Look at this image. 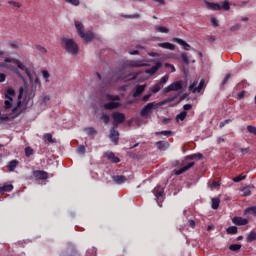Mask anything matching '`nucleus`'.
I'll return each mask as SVG.
<instances>
[{"label":"nucleus","instance_id":"1","mask_svg":"<svg viewBox=\"0 0 256 256\" xmlns=\"http://www.w3.org/2000/svg\"><path fill=\"white\" fill-rule=\"evenodd\" d=\"M61 45L70 55H77L79 53V46L71 38H61Z\"/></svg>","mask_w":256,"mask_h":256},{"label":"nucleus","instance_id":"2","mask_svg":"<svg viewBox=\"0 0 256 256\" xmlns=\"http://www.w3.org/2000/svg\"><path fill=\"white\" fill-rule=\"evenodd\" d=\"M4 63H14V65H17L18 69H21V71H25L30 82H33V74H31V70H29V68H27V66H25V64H23V62H21V60L6 57L4 59Z\"/></svg>","mask_w":256,"mask_h":256},{"label":"nucleus","instance_id":"3","mask_svg":"<svg viewBox=\"0 0 256 256\" xmlns=\"http://www.w3.org/2000/svg\"><path fill=\"white\" fill-rule=\"evenodd\" d=\"M183 89V82L176 81L164 88L163 93H171V91H181Z\"/></svg>","mask_w":256,"mask_h":256},{"label":"nucleus","instance_id":"4","mask_svg":"<svg viewBox=\"0 0 256 256\" xmlns=\"http://www.w3.org/2000/svg\"><path fill=\"white\" fill-rule=\"evenodd\" d=\"M169 81V75L163 76L158 83H156L152 88V93H159L160 89H163L165 84Z\"/></svg>","mask_w":256,"mask_h":256},{"label":"nucleus","instance_id":"5","mask_svg":"<svg viewBox=\"0 0 256 256\" xmlns=\"http://www.w3.org/2000/svg\"><path fill=\"white\" fill-rule=\"evenodd\" d=\"M32 175L36 181H45L49 179V173L45 172L44 170H34Z\"/></svg>","mask_w":256,"mask_h":256},{"label":"nucleus","instance_id":"6","mask_svg":"<svg viewBox=\"0 0 256 256\" xmlns=\"http://www.w3.org/2000/svg\"><path fill=\"white\" fill-rule=\"evenodd\" d=\"M112 119L115 125H121V123H125V114L121 112L112 113Z\"/></svg>","mask_w":256,"mask_h":256},{"label":"nucleus","instance_id":"7","mask_svg":"<svg viewBox=\"0 0 256 256\" xmlns=\"http://www.w3.org/2000/svg\"><path fill=\"white\" fill-rule=\"evenodd\" d=\"M125 65L126 67H147V63L143 60H128Z\"/></svg>","mask_w":256,"mask_h":256},{"label":"nucleus","instance_id":"8","mask_svg":"<svg viewBox=\"0 0 256 256\" xmlns=\"http://www.w3.org/2000/svg\"><path fill=\"white\" fill-rule=\"evenodd\" d=\"M155 107V103L150 102L146 106H144L140 112L141 117H147L151 113V110Z\"/></svg>","mask_w":256,"mask_h":256},{"label":"nucleus","instance_id":"9","mask_svg":"<svg viewBox=\"0 0 256 256\" xmlns=\"http://www.w3.org/2000/svg\"><path fill=\"white\" fill-rule=\"evenodd\" d=\"M110 139L114 145L119 143V131L115 130V128L110 129Z\"/></svg>","mask_w":256,"mask_h":256},{"label":"nucleus","instance_id":"10","mask_svg":"<svg viewBox=\"0 0 256 256\" xmlns=\"http://www.w3.org/2000/svg\"><path fill=\"white\" fill-rule=\"evenodd\" d=\"M194 166H195V162H189L184 167L174 170V173H175V175H181V174L185 173V171H189V169H191V167H194Z\"/></svg>","mask_w":256,"mask_h":256},{"label":"nucleus","instance_id":"11","mask_svg":"<svg viewBox=\"0 0 256 256\" xmlns=\"http://www.w3.org/2000/svg\"><path fill=\"white\" fill-rule=\"evenodd\" d=\"M232 223H234V225H238V226L247 225V223H249V220L247 218L236 216V217L232 218Z\"/></svg>","mask_w":256,"mask_h":256},{"label":"nucleus","instance_id":"12","mask_svg":"<svg viewBox=\"0 0 256 256\" xmlns=\"http://www.w3.org/2000/svg\"><path fill=\"white\" fill-rule=\"evenodd\" d=\"M255 189L254 185H248L243 187L240 191H241V197H249L251 196V190Z\"/></svg>","mask_w":256,"mask_h":256},{"label":"nucleus","instance_id":"13","mask_svg":"<svg viewBox=\"0 0 256 256\" xmlns=\"http://www.w3.org/2000/svg\"><path fill=\"white\" fill-rule=\"evenodd\" d=\"M121 107V103L119 102H108L104 104V109L106 111H112V109H119Z\"/></svg>","mask_w":256,"mask_h":256},{"label":"nucleus","instance_id":"14","mask_svg":"<svg viewBox=\"0 0 256 256\" xmlns=\"http://www.w3.org/2000/svg\"><path fill=\"white\" fill-rule=\"evenodd\" d=\"M173 42L178 43V45H181L185 51H189V49L191 48V45H189V43H187L185 40L181 38H173Z\"/></svg>","mask_w":256,"mask_h":256},{"label":"nucleus","instance_id":"15","mask_svg":"<svg viewBox=\"0 0 256 256\" xmlns=\"http://www.w3.org/2000/svg\"><path fill=\"white\" fill-rule=\"evenodd\" d=\"M105 157H107L108 161H111V163H120L121 159L119 157L115 156V153L113 152H106Z\"/></svg>","mask_w":256,"mask_h":256},{"label":"nucleus","instance_id":"16","mask_svg":"<svg viewBox=\"0 0 256 256\" xmlns=\"http://www.w3.org/2000/svg\"><path fill=\"white\" fill-rule=\"evenodd\" d=\"M161 67H162L161 62H157L154 66L147 69L145 72L148 73L149 75H155V73L158 72L159 69H161Z\"/></svg>","mask_w":256,"mask_h":256},{"label":"nucleus","instance_id":"17","mask_svg":"<svg viewBox=\"0 0 256 256\" xmlns=\"http://www.w3.org/2000/svg\"><path fill=\"white\" fill-rule=\"evenodd\" d=\"M112 180L114 181V183H116V185H122V183H125V181H127V177L123 175H114L112 176Z\"/></svg>","mask_w":256,"mask_h":256},{"label":"nucleus","instance_id":"18","mask_svg":"<svg viewBox=\"0 0 256 256\" xmlns=\"http://www.w3.org/2000/svg\"><path fill=\"white\" fill-rule=\"evenodd\" d=\"M205 5L208 7V9H211L212 11H221L222 9L219 3L205 1Z\"/></svg>","mask_w":256,"mask_h":256},{"label":"nucleus","instance_id":"19","mask_svg":"<svg viewBox=\"0 0 256 256\" xmlns=\"http://www.w3.org/2000/svg\"><path fill=\"white\" fill-rule=\"evenodd\" d=\"M145 85H136L133 97H139L142 93L145 92Z\"/></svg>","mask_w":256,"mask_h":256},{"label":"nucleus","instance_id":"20","mask_svg":"<svg viewBox=\"0 0 256 256\" xmlns=\"http://www.w3.org/2000/svg\"><path fill=\"white\" fill-rule=\"evenodd\" d=\"M158 47H161V49H168L169 51H175V46L169 42L158 43Z\"/></svg>","mask_w":256,"mask_h":256},{"label":"nucleus","instance_id":"21","mask_svg":"<svg viewBox=\"0 0 256 256\" xmlns=\"http://www.w3.org/2000/svg\"><path fill=\"white\" fill-rule=\"evenodd\" d=\"M19 165V160H11L8 165H7V169L10 172L15 171V169H17V166Z\"/></svg>","mask_w":256,"mask_h":256},{"label":"nucleus","instance_id":"22","mask_svg":"<svg viewBox=\"0 0 256 256\" xmlns=\"http://www.w3.org/2000/svg\"><path fill=\"white\" fill-rule=\"evenodd\" d=\"M75 27L77 29V33L79 37H85V31L83 29V24L80 22H75Z\"/></svg>","mask_w":256,"mask_h":256},{"label":"nucleus","instance_id":"23","mask_svg":"<svg viewBox=\"0 0 256 256\" xmlns=\"http://www.w3.org/2000/svg\"><path fill=\"white\" fill-rule=\"evenodd\" d=\"M13 191V185L12 184H5L0 187V195L2 193H11Z\"/></svg>","mask_w":256,"mask_h":256},{"label":"nucleus","instance_id":"24","mask_svg":"<svg viewBox=\"0 0 256 256\" xmlns=\"http://www.w3.org/2000/svg\"><path fill=\"white\" fill-rule=\"evenodd\" d=\"M156 147L160 150L165 151V149H167L169 147V142L158 141V142H156Z\"/></svg>","mask_w":256,"mask_h":256},{"label":"nucleus","instance_id":"25","mask_svg":"<svg viewBox=\"0 0 256 256\" xmlns=\"http://www.w3.org/2000/svg\"><path fill=\"white\" fill-rule=\"evenodd\" d=\"M244 215H254V217H256V206L246 208L244 210Z\"/></svg>","mask_w":256,"mask_h":256},{"label":"nucleus","instance_id":"26","mask_svg":"<svg viewBox=\"0 0 256 256\" xmlns=\"http://www.w3.org/2000/svg\"><path fill=\"white\" fill-rule=\"evenodd\" d=\"M164 189L161 186H157L154 188V195L159 199V197H163Z\"/></svg>","mask_w":256,"mask_h":256},{"label":"nucleus","instance_id":"27","mask_svg":"<svg viewBox=\"0 0 256 256\" xmlns=\"http://www.w3.org/2000/svg\"><path fill=\"white\" fill-rule=\"evenodd\" d=\"M44 143H55V140L53 139V135L51 133H46L43 136Z\"/></svg>","mask_w":256,"mask_h":256},{"label":"nucleus","instance_id":"28","mask_svg":"<svg viewBox=\"0 0 256 256\" xmlns=\"http://www.w3.org/2000/svg\"><path fill=\"white\" fill-rule=\"evenodd\" d=\"M95 38V34L93 32L84 33V37H81V39H84L86 43H89V41H93Z\"/></svg>","mask_w":256,"mask_h":256},{"label":"nucleus","instance_id":"29","mask_svg":"<svg viewBox=\"0 0 256 256\" xmlns=\"http://www.w3.org/2000/svg\"><path fill=\"white\" fill-rule=\"evenodd\" d=\"M6 99H13L15 97V90L13 88H9L5 92Z\"/></svg>","mask_w":256,"mask_h":256},{"label":"nucleus","instance_id":"30","mask_svg":"<svg viewBox=\"0 0 256 256\" xmlns=\"http://www.w3.org/2000/svg\"><path fill=\"white\" fill-rule=\"evenodd\" d=\"M205 89V80L202 79L197 88L193 90V93H201V90Z\"/></svg>","mask_w":256,"mask_h":256},{"label":"nucleus","instance_id":"31","mask_svg":"<svg viewBox=\"0 0 256 256\" xmlns=\"http://www.w3.org/2000/svg\"><path fill=\"white\" fill-rule=\"evenodd\" d=\"M177 97H179V95H175V96H172V97H169L165 100H162L159 105H167V103H173V101H175V99H177Z\"/></svg>","mask_w":256,"mask_h":256},{"label":"nucleus","instance_id":"32","mask_svg":"<svg viewBox=\"0 0 256 256\" xmlns=\"http://www.w3.org/2000/svg\"><path fill=\"white\" fill-rule=\"evenodd\" d=\"M247 243H253V241H256V232L251 231L247 236Z\"/></svg>","mask_w":256,"mask_h":256},{"label":"nucleus","instance_id":"33","mask_svg":"<svg viewBox=\"0 0 256 256\" xmlns=\"http://www.w3.org/2000/svg\"><path fill=\"white\" fill-rule=\"evenodd\" d=\"M237 231H238L237 226H230L227 228L226 233L228 235H237Z\"/></svg>","mask_w":256,"mask_h":256},{"label":"nucleus","instance_id":"34","mask_svg":"<svg viewBox=\"0 0 256 256\" xmlns=\"http://www.w3.org/2000/svg\"><path fill=\"white\" fill-rule=\"evenodd\" d=\"M13 99H7L4 101V109L6 111H9V109H11V107H13Z\"/></svg>","mask_w":256,"mask_h":256},{"label":"nucleus","instance_id":"35","mask_svg":"<svg viewBox=\"0 0 256 256\" xmlns=\"http://www.w3.org/2000/svg\"><path fill=\"white\" fill-rule=\"evenodd\" d=\"M155 31L158 33H169V28L164 26H154Z\"/></svg>","mask_w":256,"mask_h":256},{"label":"nucleus","instance_id":"36","mask_svg":"<svg viewBox=\"0 0 256 256\" xmlns=\"http://www.w3.org/2000/svg\"><path fill=\"white\" fill-rule=\"evenodd\" d=\"M186 159H189L190 161H193V159H203V154L198 153V154L188 155Z\"/></svg>","mask_w":256,"mask_h":256},{"label":"nucleus","instance_id":"37","mask_svg":"<svg viewBox=\"0 0 256 256\" xmlns=\"http://www.w3.org/2000/svg\"><path fill=\"white\" fill-rule=\"evenodd\" d=\"M187 117V112L182 111L176 116V121H185V118Z\"/></svg>","mask_w":256,"mask_h":256},{"label":"nucleus","instance_id":"38","mask_svg":"<svg viewBox=\"0 0 256 256\" xmlns=\"http://www.w3.org/2000/svg\"><path fill=\"white\" fill-rule=\"evenodd\" d=\"M108 101H120L121 97H119V95H111V94H107L106 96Z\"/></svg>","mask_w":256,"mask_h":256},{"label":"nucleus","instance_id":"39","mask_svg":"<svg viewBox=\"0 0 256 256\" xmlns=\"http://www.w3.org/2000/svg\"><path fill=\"white\" fill-rule=\"evenodd\" d=\"M220 203H221V200H219V198H213L212 199V209H219Z\"/></svg>","mask_w":256,"mask_h":256},{"label":"nucleus","instance_id":"40","mask_svg":"<svg viewBox=\"0 0 256 256\" xmlns=\"http://www.w3.org/2000/svg\"><path fill=\"white\" fill-rule=\"evenodd\" d=\"M172 133L173 132H171L170 130H163L160 132H156L155 135H165V137H170Z\"/></svg>","mask_w":256,"mask_h":256},{"label":"nucleus","instance_id":"41","mask_svg":"<svg viewBox=\"0 0 256 256\" xmlns=\"http://www.w3.org/2000/svg\"><path fill=\"white\" fill-rule=\"evenodd\" d=\"M42 77H43V79H45L46 83H49V77H51V74H49V71L43 70Z\"/></svg>","mask_w":256,"mask_h":256},{"label":"nucleus","instance_id":"42","mask_svg":"<svg viewBox=\"0 0 256 256\" xmlns=\"http://www.w3.org/2000/svg\"><path fill=\"white\" fill-rule=\"evenodd\" d=\"M230 251H240L241 250V244H232L229 246Z\"/></svg>","mask_w":256,"mask_h":256},{"label":"nucleus","instance_id":"43","mask_svg":"<svg viewBox=\"0 0 256 256\" xmlns=\"http://www.w3.org/2000/svg\"><path fill=\"white\" fill-rule=\"evenodd\" d=\"M101 119L103 120V123H105V125H108L109 121H111V118L109 117V115L105 113L102 114Z\"/></svg>","mask_w":256,"mask_h":256},{"label":"nucleus","instance_id":"44","mask_svg":"<svg viewBox=\"0 0 256 256\" xmlns=\"http://www.w3.org/2000/svg\"><path fill=\"white\" fill-rule=\"evenodd\" d=\"M247 179V176L239 175L233 178L234 183H239L243 180Z\"/></svg>","mask_w":256,"mask_h":256},{"label":"nucleus","instance_id":"45","mask_svg":"<svg viewBox=\"0 0 256 256\" xmlns=\"http://www.w3.org/2000/svg\"><path fill=\"white\" fill-rule=\"evenodd\" d=\"M121 17H124V19H139V17H141V15L140 14L121 15Z\"/></svg>","mask_w":256,"mask_h":256},{"label":"nucleus","instance_id":"46","mask_svg":"<svg viewBox=\"0 0 256 256\" xmlns=\"http://www.w3.org/2000/svg\"><path fill=\"white\" fill-rule=\"evenodd\" d=\"M66 3H69L70 5H74V7H79L80 1L79 0H65Z\"/></svg>","mask_w":256,"mask_h":256},{"label":"nucleus","instance_id":"47","mask_svg":"<svg viewBox=\"0 0 256 256\" xmlns=\"http://www.w3.org/2000/svg\"><path fill=\"white\" fill-rule=\"evenodd\" d=\"M87 256H97V248H90L87 251Z\"/></svg>","mask_w":256,"mask_h":256},{"label":"nucleus","instance_id":"48","mask_svg":"<svg viewBox=\"0 0 256 256\" xmlns=\"http://www.w3.org/2000/svg\"><path fill=\"white\" fill-rule=\"evenodd\" d=\"M85 131H87L88 135H97V130H95V128L90 127V128H86Z\"/></svg>","mask_w":256,"mask_h":256},{"label":"nucleus","instance_id":"49","mask_svg":"<svg viewBox=\"0 0 256 256\" xmlns=\"http://www.w3.org/2000/svg\"><path fill=\"white\" fill-rule=\"evenodd\" d=\"M224 11H229L231 9V5L229 4V1H224L223 5L221 6Z\"/></svg>","mask_w":256,"mask_h":256},{"label":"nucleus","instance_id":"50","mask_svg":"<svg viewBox=\"0 0 256 256\" xmlns=\"http://www.w3.org/2000/svg\"><path fill=\"white\" fill-rule=\"evenodd\" d=\"M229 79H231V74L228 73V74H226V76L222 80V83H221L222 87L227 85V83L229 82Z\"/></svg>","mask_w":256,"mask_h":256},{"label":"nucleus","instance_id":"51","mask_svg":"<svg viewBox=\"0 0 256 256\" xmlns=\"http://www.w3.org/2000/svg\"><path fill=\"white\" fill-rule=\"evenodd\" d=\"M247 131H248V133H252L253 135H256V127L253 125H248Z\"/></svg>","mask_w":256,"mask_h":256},{"label":"nucleus","instance_id":"52","mask_svg":"<svg viewBox=\"0 0 256 256\" xmlns=\"http://www.w3.org/2000/svg\"><path fill=\"white\" fill-rule=\"evenodd\" d=\"M181 59H182L183 63H185L186 65H189V57L187 56L186 53L181 54Z\"/></svg>","mask_w":256,"mask_h":256},{"label":"nucleus","instance_id":"53","mask_svg":"<svg viewBox=\"0 0 256 256\" xmlns=\"http://www.w3.org/2000/svg\"><path fill=\"white\" fill-rule=\"evenodd\" d=\"M25 155H26V157H31V155H33V149L31 147H26Z\"/></svg>","mask_w":256,"mask_h":256},{"label":"nucleus","instance_id":"54","mask_svg":"<svg viewBox=\"0 0 256 256\" xmlns=\"http://www.w3.org/2000/svg\"><path fill=\"white\" fill-rule=\"evenodd\" d=\"M8 5H12L13 7H16V9L21 8V3L15 1H8Z\"/></svg>","mask_w":256,"mask_h":256},{"label":"nucleus","instance_id":"55","mask_svg":"<svg viewBox=\"0 0 256 256\" xmlns=\"http://www.w3.org/2000/svg\"><path fill=\"white\" fill-rule=\"evenodd\" d=\"M210 21L213 27H219V20H217V18L212 17Z\"/></svg>","mask_w":256,"mask_h":256},{"label":"nucleus","instance_id":"56","mask_svg":"<svg viewBox=\"0 0 256 256\" xmlns=\"http://www.w3.org/2000/svg\"><path fill=\"white\" fill-rule=\"evenodd\" d=\"M241 29V24H235L232 27H230V31L235 32L239 31Z\"/></svg>","mask_w":256,"mask_h":256},{"label":"nucleus","instance_id":"57","mask_svg":"<svg viewBox=\"0 0 256 256\" xmlns=\"http://www.w3.org/2000/svg\"><path fill=\"white\" fill-rule=\"evenodd\" d=\"M164 66L167 68H170L171 69V73H175L176 69H175V66L172 65V64H169V63H165Z\"/></svg>","mask_w":256,"mask_h":256},{"label":"nucleus","instance_id":"58","mask_svg":"<svg viewBox=\"0 0 256 256\" xmlns=\"http://www.w3.org/2000/svg\"><path fill=\"white\" fill-rule=\"evenodd\" d=\"M37 51H39L40 53H47V48L41 46V45H38L36 47Z\"/></svg>","mask_w":256,"mask_h":256},{"label":"nucleus","instance_id":"59","mask_svg":"<svg viewBox=\"0 0 256 256\" xmlns=\"http://www.w3.org/2000/svg\"><path fill=\"white\" fill-rule=\"evenodd\" d=\"M19 107H21V101H18L17 106L12 108V113H17L19 111Z\"/></svg>","mask_w":256,"mask_h":256},{"label":"nucleus","instance_id":"60","mask_svg":"<svg viewBox=\"0 0 256 256\" xmlns=\"http://www.w3.org/2000/svg\"><path fill=\"white\" fill-rule=\"evenodd\" d=\"M77 151L80 155H85V146H79Z\"/></svg>","mask_w":256,"mask_h":256},{"label":"nucleus","instance_id":"61","mask_svg":"<svg viewBox=\"0 0 256 256\" xmlns=\"http://www.w3.org/2000/svg\"><path fill=\"white\" fill-rule=\"evenodd\" d=\"M195 89H197V82H194L189 86V91H192V93Z\"/></svg>","mask_w":256,"mask_h":256},{"label":"nucleus","instance_id":"62","mask_svg":"<svg viewBox=\"0 0 256 256\" xmlns=\"http://www.w3.org/2000/svg\"><path fill=\"white\" fill-rule=\"evenodd\" d=\"M249 151H250L249 147L240 149V153H242V155H247V153H249Z\"/></svg>","mask_w":256,"mask_h":256},{"label":"nucleus","instance_id":"63","mask_svg":"<svg viewBox=\"0 0 256 256\" xmlns=\"http://www.w3.org/2000/svg\"><path fill=\"white\" fill-rule=\"evenodd\" d=\"M183 109H184V111H190V109H193V105H191V104H185L184 106H183Z\"/></svg>","mask_w":256,"mask_h":256},{"label":"nucleus","instance_id":"64","mask_svg":"<svg viewBox=\"0 0 256 256\" xmlns=\"http://www.w3.org/2000/svg\"><path fill=\"white\" fill-rule=\"evenodd\" d=\"M149 99H151V94H146L143 96L142 101H144V103H147V101H149Z\"/></svg>","mask_w":256,"mask_h":256}]
</instances>
